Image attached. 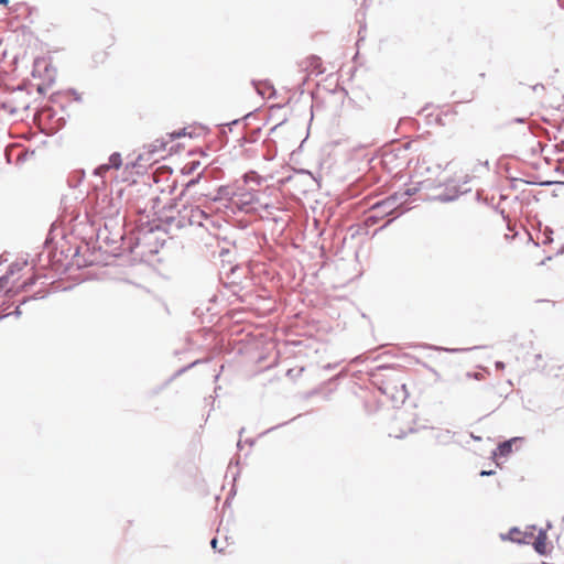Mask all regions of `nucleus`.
<instances>
[{
	"label": "nucleus",
	"mask_w": 564,
	"mask_h": 564,
	"mask_svg": "<svg viewBox=\"0 0 564 564\" xmlns=\"http://www.w3.org/2000/svg\"><path fill=\"white\" fill-rule=\"evenodd\" d=\"M373 383L393 402H404L409 397L405 383L391 367H380L373 373Z\"/></svg>",
	"instance_id": "obj_1"
},
{
	"label": "nucleus",
	"mask_w": 564,
	"mask_h": 564,
	"mask_svg": "<svg viewBox=\"0 0 564 564\" xmlns=\"http://www.w3.org/2000/svg\"><path fill=\"white\" fill-rule=\"evenodd\" d=\"M9 1L8 0H0V3L2 4H7Z\"/></svg>",
	"instance_id": "obj_15"
},
{
	"label": "nucleus",
	"mask_w": 564,
	"mask_h": 564,
	"mask_svg": "<svg viewBox=\"0 0 564 564\" xmlns=\"http://www.w3.org/2000/svg\"><path fill=\"white\" fill-rule=\"evenodd\" d=\"M216 544H217V540L216 539H213L212 540V546L215 549L216 547Z\"/></svg>",
	"instance_id": "obj_14"
},
{
	"label": "nucleus",
	"mask_w": 564,
	"mask_h": 564,
	"mask_svg": "<svg viewBox=\"0 0 564 564\" xmlns=\"http://www.w3.org/2000/svg\"><path fill=\"white\" fill-rule=\"evenodd\" d=\"M122 164L121 155L119 153H112L109 158L110 167L119 169Z\"/></svg>",
	"instance_id": "obj_7"
},
{
	"label": "nucleus",
	"mask_w": 564,
	"mask_h": 564,
	"mask_svg": "<svg viewBox=\"0 0 564 564\" xmlns=\"http://www.w3.org/2000/svg\"><path fill=\"white\" fill-rule=\"evenodd\" d=\"M258 203L256 193L248 189H240L230 198V205L239 210L249 213L254 209L253 205Z\"/></svg>",
	"instance_id": "obj_2"
},
{
	"label": "nucleus",
	"mask_w": 564,
	"mask_h": 564,
	"mask_svg": "<svg viewBox=\"0 0 564 564\" xmlns=\"http://www.w3.org/2000/svg\"><path fill=\"white\" fill-rule=\"evenodd\" d=\"M300 65L307 76L319 75L324 72L322 59L315 55L306 57Z\"/></svg>",
	"instance_id": "obj_3"
},
{
	"label": "nucleus",
	"mask_w": 564,
	"mask_h": 564,
	"mask_svg": "<svg viewBox=\"0 0 564 564\" xmlns=\"http://www.w3.org/2000/svg\"><path fill=\"white\" fill-rule=\"evenodd\" d=\"M398 196H399V193H395L394 195H392L391 197H389L387 202H390V200H397V199H398Z\"/></svg>",
	"instance_id": "obj_13"
},
{
	"label": "nucleus",
	"mask_w": 564,
	"mask_h": 564,
	"mask_svg": "<svg viewBox=\"0 0 564 564\" xmlns=\"http://www.w3.org/2000/svg\"><path fill=\"white\" fill-rule=\"evenodd\" d=\"M543 546H544V544L541 541L538 540L535 542V549L538 552L543 553V550H542Z\"/></svg>",
	"instance_id": "obj_11"
},
{
	"label": "nucleus",
	"mask_w": 564,
	"mask_h": 564,
	"mask_svg": "<svg viewBox=\"0 0 564 564\" xmlns=\"http://www.w3.org/2000/svg\"><path fill=\"white\" fill-rule=\"evenodd\" d=\"M432 186H433V183L430 182L429 180H425V181H413L412 180L411 183L408 185L406 189L404 191V193L401 194V197L413 196L417 192H420L422 189L431 188Z\"/></svg>",
	"instance_id": "obj_4"
},
{
	"label": "nucleus",
	"mask_w": 564,
	"mask_h": 564,
	"mask_svg": "<svg viewBox=\"0 0 564 564\" xmlns=\"http://www.w3.org/2000/svg\"><path fill=\"white\" fill-rule=\"evenodd\" d=\"M110 169V165L108 164H102L100 165L97 170H96V173L98 175H104L108 170Z\"/></svg>",
	"instance_id": "obj_9"
},
{
	"label": "nucleus",
	"mask_w": 564,
	"mask_h": 564,
	"mask_svg": "<svg viewBox=\"0 0 564 564\" xmlns=\"http://www.w3.org/2000/svg\"><path fill=\"white\" fill-rule=\"evenodd\" d=\"M209 215L205 209L195 207L191 209V221L198 225L203 224V220L208 219Z\"/></svg>",
	"instance_id": "obj_5"
},
{
	"label": "nucleus",
	"mask_w": 564,
	"mask_h": 564,
	"mask_svg": "<svg viewBox=\"0 0 564 564\" xmlns=\"http://www.w3.org/2000/svg\"><path fill=\"white\" fill-rule=\"evenodd\" d=\"M494 473H495L494 470H482V471L480 473V476H490V475H492Z\"/></svg>",
	"instance_id": "obj_12"
},
{
	"label": "nucleus",
	"mask_w": 564,
	"mask_h": 564,
	"mask_svg": "<svg viewBox=\"0 0 564 564\" xmlns=\"http://www.w3.org/2000/svg\"><path fill=\"white\" fill-rule=\"evenodd\" d=\"M519 535H520V531L518 529H512L509 532V538L512 541H520Z\"/></svg>",
	"instance_id": "obj_8"
},
{
	"label": "nucleus",
	"mask_w": 564,
	"mask_h": 564,
	"mask_svg": "<svg viewBox=\"0 0 564 564\" xmlns=\"http://www.w3.org/2000/svg\"><path fill=\"white\" fill-rule=\"evenodd\" d=\"M514 442V440H510V441H506L503 443H501L496 452L494 453L495 456L499 455V456H507L509 455L511 452H512V443Z\"/></svg>",
	"instance_id": "obj_6"
},
{
	"label": "nucleus",
	"mask_w": 564,
	"mask_h": 564,
	"mask_svg": "<svg viewBox=\"0 0 564 564\" xmlns=\"http://www.w3.org/2000/svg\"><path fill=\"white\" fill-rule=\"evenodd\" d=\"M530 116H531V113H527L525 116L520 117V118H517V119H514V120H516L517 122L524 123V122L529 119V117H530Z\"/></svg>",
	"instance_id": "obj_10"
}]
</instances>
